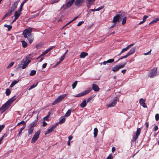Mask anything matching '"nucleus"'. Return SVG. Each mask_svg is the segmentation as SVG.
I'll list each match as a JSON object with an SVG mask.
<instances>
[{"label": "nucleus", "instance_id": "5", "mask_svg": "<svg viewBox=\"0 0 159 159\" xmlns=\"http://www.w3.org/2000/svg\"><path fill=\"white\" fill-rule=\"evenodd\" d=\"M74 2L70 0L67 2L66 3L63 4L61 7V8L64 9H66L67 8L70 7L73 4Z\"/></svg>", "mask_w": 159, "mask_h": 159}, {"label": "nucleus", "instance_id": "40", "mask_svg": "<svg viewBox=\"0 0 159 159\" xmlns=\"http://www.w3.org/2000/svg\"><path fill=\"white\" fill-rule=\"evenodd\" d=\"M77 84V81H75L72 85V88L74 89L75 88Z\"/></svg>", "mask_w": 159, "mask_h": 159}, {"label": "nucleus", "instance_id": "28", "mask_svg": "<svg viewBox=\"0 0 159 159\" xmlns=\"http://www.w3.org/2000/svg\"><path fill=\"white\" fill-rule=\"evenodd\" d=\"M72 110L71 109L68 110L66 113L65 116L66 117H68L71 114Z\"/></svg>", "mask_w": 159, "mask_h": 159}, {"label": "nucleus", "instance_id": "58", "mask_svg": "<svg viewBox=\"0 0 159 159\" xmlns=\"http://www.w3.org/2000/svg\"><path fill=\"white\" fill-rule=\"evenodd\" d=\"M127 64L126 62H124L123 64L121 65H120V66L121 67V68H123Z\"/></svg>", "mask_w": 159, "mask_h": 159}, {"label": "nucleus", "instance_id": "31", "mask_svg": "<svg viewBox=\"0 0 159 159\" xmlns=\"http://www.w3.org/2000/svg\"><path fill=\"white\" fill-rule=\"evenodd\" d=\"M21 42L22 43V47L23 48H25L27 46V43L25 41L23 40L21 41Z\"/></svg>", "mask_w": 159, "mask_h": 159}, {"label": "nucleus", "instance_id": "63", "mask_svg": "<svg viewBox=\"0 0 159 159\" xmlns=\"http://www.w3.org/2000/svg\"><path fill=\"white\" fill-rule=\"evenodd\" d=\"M107 61H104L102 62H101V63H100V65H102V64L104 65H106L107 64Z\"/></svg>", "mask_w": 159, "mask_h": 159}, {"label": "nucleus", "instance_id": "42", "mask_svg": "<svg viewBox=\"0 0 159 159\" xmlns=\"http://www.w3.org/2000/svg\"><path fill=\"white\" fill-rule=\"evenodd\" d=\"M38 84V83H37L36 84H33L32 85H31L30 88L29 89V90H30L31 89H32L34 88L35 87H36Z\"/></svg>", "mask_w": 159, "mask_h": 159}, {"label": "nucleus", "instance_id": "55", "mask_svg": "<svg viewBox=\"0 0 159 159\" xmlns=\"http://www.w3.org/2000/svg\"><path fill=\"white\" fill-rule=\"evenodd\" d=\"M115 106V105H113V104H112V103L111 102V103L109 104L108 105V107H114Z\"/></svg>", "mask_w": 159, "mask_h": 159}, {"label": "nucleus", "instance_id": "44", "mask_svg": "<svg viewBox=\"0 0 159 159\" xmlns=\"http://www.w3.org/2000/svg\"><path fill=\"white\" fill-rule=\"evenodd\" d=\"M129 49L128 48V47H127L125 48H124L122 49V51L121 52V53H123L127 51Z\"/></svg>", "mask_w": 159, "mask_h": 159}, {"label": "nucleus", "instance_id": "19", "mask_svg": "<svg viewBox=\"0 0 159 159\" xmlns=\"http://www.w3.org/2000/svg\"><path fill=\"white\" fill-rule=\"evenodd\" d=\"M126 17L125 16V13L123 15V16L121 17V19L122 18V24L123 25H124L126 23Z\"/></svg>", "mask_w": 159, "mask_h": 159}, {"label": "nucleus", "instance_id": "32", "mask_svg": "<svg viewBox=\"0 0 159 159\" xmlns=\"http://www.w3.org/2000/svg\"><path fill=\"white\" fill-rule=\"evenodd\" d=\"M49 52L48 51V49H47L46 50H45V51H44L43 53L42 54H41V55H40V56H39L38 58H39L40 57H42V56H43V55H44L45 54H46L48 52Z\"/></svg>", "mask_w": 159, "mask_h": 159}, {"label": "nucleus", "instance_id": "25", "mask_svg": "<svg viewBox=\"0 0 159 159\" xmlns=\"http://www.w3.org/2000/svg\"><path fill=\"white\" fill-rule=\"evenodd\" d=\"M95 0H87L86 3L90 6L93 4Z\"/></svg>", "mask_w": 159, "mask_h": 159}, {"label": "nucleus", "instance_id": "24", "mask_svg": "<svg viewBox=\"0 0 159 159\" xmlns=\"http://www.w3.org/2000/svg\"><path fill=\"white\" fill-rule=\"evenodd\" d=\"M19 81V80H13L11 84L10 85V87H13Z\"/></svg>", "mask_w": 159, "mask_h": 159}, {"label": "nucleus", "instance_id": "33", "mask_svg": "<svg viewBox=\"0 0 159 159\" xmlns=\"http://www.w3.org/2000/svg\"><path fill=\"white\" fill-rule=\"evenodd\" d=\"M4 26L5 27L7 28H8V30L9 31L11 30V29L12 28V26L10 25H7V24H5L4 25Z\"/></svg>", "mask_w": 159, "mask_h": 159}, {"label": "nucleus", "instance_id": "64", "mask_svg": "<svg viewBox=\"0 0 159 159\" xmlns=\"http://www.w3.org/2000/svg\"><path fill=\"white\" fill-rule=\"evenodd\" d=\"M47 125V123L45 121H43V126H45Z\"/></svg>", "mask_w": 159, "mask_h": 159}, {"label": "nucleus", "instance_id": "26", "mask_svg": "<svg viewBox=\"0 0 159 159\" xmlns=\"http://www.w3.org/2000/svg\"><path fill=\"white\" fill-rule=\"evenodd\" d=\"M25 124L24 125L23 127L20 128V130L17 135V136H20L22 133V130L25 128Z\"/></svg>", "mask_w": 159, "mask_h": 159}, {"label": "nucleus", "instance_id": "61", "mask_svg": "<svg viewBox=\"0 0 159 159\" xmlns=\"http://www.w3.org/2000/svg\"><path fill=\"white\" fill-rule=\"evenodd\" d=\"M47 63H44L42 66V68L43 69H44V68H46L47 65Z\"/></svg>", "mask_w": 159, "mask_h": 159}, {"label": "nucleus", "instance_id": "6", "mask_svg": "<svg viewBox=\"0 0 159 159\" xmlns=\"http://www.w3.org/2000/svg\"><path fill=\"white\" fill-rule=\"evenodd\" d=\"M92 89L91 88H89L77 94L75 97H80L83 96L87 94L88 93H89Z\"/></svg>", "mask_w": 159, "mask_h": 159}, {"label": "nucleus", "instance_id": "60", "mask_svg": "<svg viewBox=\"0 0 159 159\" xmlns=\"http://www.w3.org/2000/svg\"><path fill=\"white\" fill-rule=\"evenodd\" d=\"M151 51H152V49H151L148 52H146V53H145L144 54V55H147L150 54Z\"/></svg>", "mask_w": 159, "mask_h": 159}, {"label": "nucleus", "instance_id": "41", "mask_svg": "<svg viewBox=\"0 0 159 159\" xmlns=\"http://www.w3.org/2000/svg\"><path fill=\"white\" fill-rule=\"evenodd\" d=\"M36 73V71L35 70H32L30 73V76H33Z\"/></svg>", "mask_w": 159, "mask_h": 159}, {"label": "nucleus", "instance_id": "49", "mask_svg": "<svg viewBox=\"0 0 159 159\" xmlns=\"http://www.w3.org/2000/svg\"><path fill=\"white\" fill-rule=\"evenodd\" d=\"M21 124H24V125L25 124V122L24 121L22 120L20 122L18 123V124L16 125V126H18L20 125Z\"/></svg>", "mask_w": 159, "mask_h": 159}, {"label": "nucleus", "instance_id": "50", "mask_svg": "<svg viewBox=\"0 0 159 159\" xmlns=\"http://www.w3.org/2000/svg\"><path fill=\"white\" fill-rule=\"evenodd\" d=\"M103 8V7L101 6L99 7L98 8L95 9L96 11H99L100 10L102 9Z\"/></svg>", "mask_w": 159, "mask_h": 159}, {"label": "nucleus", "instance_id": "12", "mask_svg": "<svg viewBox=\"0 0 159 159\" xmlns=\"http://www.w3.org/2000/svg\"><path fill=\"white\" fill-rule=\"evenodd\" d=\"M145 101L143 98H141L140 99L139 102L141 106H142L144 108H146L147 106L146 105L145 103Z\"/></svg>", "mask_w": 159, "mask_h": 159}, {"label": "nucleus", "instance_id": "14", "mask_svg": "<svg viewBox=\"0 0 159 159\" xmlns=\"http://www.w3.org/2000/svg\"><path fill=\"white\" fill-rule=\"evenodd\" d=\"M10 104L8 103L7 101L2 106V108H4L5 109V110H7V109H8L10 106Z\"/></svg>", "mask_w": 159, "mask_h": 159}, {"label": "nucleus", "instance_id": "51", "mask_svg": "<svg viewBox=\"0 0 159 159\" xmlns=\"http://www.w3.org/2000/svg\"><path fill=\"white\" fill-rule=\"evenodd\" d=\"M148 17V16H144L143 17V21L145 22V20H146V19Z\"/></svg>", "mask_w": 159, "mask_h": 159}, {"label": "nucleus", "instance_id": "34", "mask_svg": "<svg viewBox=\"0 0 159 159\" xmlns=\"http://www.w3.org/2000/svg\"><path fill=\"white\" fill-rule=\"evenodd\" d=\"M11 92V91L10 89H7L5 92V93L7 96H8L10 95Z\"/></svg>", "mask_w": 159, "mask_h": 159}, {"label": "nucleus", "instance_id": "13", "mask_svg": "<svg viewBox=\"0 0 159 159\" xmlns=\"http://www.w3.org/2000/svg\"><path fill=\"white\" fill-rule=\"evenodd\" d=\"M122 68L120 66V65H117L116 66L113 67L112 68V71L114 72H116L118 71L119 70Z\"/></svg>", "mask_w": 159, "mask_h": 159}, {"label": "nucleus", "instance_id": "9", "mask_svg": "<svg viewBox=\"0 0 159 159\" xmlns=\"http://www.w3.org/2000/svg\"><path fill=\"white\" fill-rule=\"evenodd\" d=\"M20 1V0H17V1L15 2L12 5L11 9L10 10V11H11L12 12L14 11L17 8V6Z\"/></svg>", "mask_w": 159, "mask_h": 159}, {"label": "nucleus", "instance_id": "59", "mask_svg": "<svg viewBox=\"0 0 159 159\" xmlns=\"http://www.w3.org/2000/svg\"><path fill=\"white\" fill-rule=\"evenodd\" d=\"M84 23L83 21H81L79 22L77 25V26H80L83 23Z\"/></svg>", "mask_w": 159, "mask_h": 159}, {"label": "nucleus", "instance_id": "22", "mask_svg": "<svg viewBox=\"0 0 159 159\" xmlns=\"http://www.w3.org/2000/svg\"><path fill=\"white\" fill-rule=\"evenodd\" d=\"M11 11H10V10H9L8 11V12L6 14L3 16L2 19V20H4L7 16H11Z\"/></svg>", "mask_w": 159, "mask_h": 159}, {"label": "nucleus", "instance_id": "36", "mask_svg": "<svg viewBox=\"0 0 159 159\" xmlns=\"http://www.w3.org/2000/svg\"><path fill=\"white\" fill-rule=\"evenodd\" d=\"M159 20V18H156L154 20H152L149 24L150 25L151 24L153 23H154L156 22H157V21Z\"/></svg>", "mask_w": 159, "mask_h": 159}, {"label": "nucleus", "instance_id": "43", "mask_svg": "<svg viewBox=\"0 0 159 159\" xmlns=\"http://www.w3.org/2000/svg\"><path fill=\"white\" fill-rule=\"evenodd\" d=\"M114 59H109L108 60H107V63H111L113 62H114Z\"/></svg>", "mask_w": 159, "mask_h": 159}, {"label": "nucleus", "instance_id": "35", "mask_svg": "<svg viewBox=\"0 0 159 159\" xmlns=\"http://www.w3.org/2000/svg\"><path fill=\"white\" fill-rule=\"evenodd\" d=\"M117 97H116L114 98V99L112 102V103L113 105H115L116 104L117 101Z\"/></svg>", "mask_w": 159, "mask_h": 159}, {"label": "nucleus", "instance_id": "2", "mask_svg": "<svg viewBox=\"0 0 159 159\" xmlns=\"http://www.w3.org/2000/svg\"><path fill=\"white\" fill-rule=\"evenodd\" d=\"M158 75V74L157 72V68H154L150 71L148 76L150 78H153L154 77L157 76Z\"/></svg>", "mask_w": 159, "mask_h": 159}, {"label": "nucleus", "instance_id": "48", "mask_svg": "<svg viewBox=\"0 0 159 159\" xmlns=\"http://www.w3.org/2000/svg\"><path fill=\"white\" fill-rule=\"evenodd\" d=\"M59 0H53L52 1H51L50 3L51 4H53L54 3H57L58 2Z\"/></svg>", "mask_w": 159, "mask_h": 159}, {"label": "nucleus", "instance_id": "46", "mask_svg": "<svg viewBox=\"0 0 159 159\" xmlns=\"http://www.w3.org/2000/svg\"><path fill=\"white\" fill-rule=\"evenodd\" d=\"M65 58V57L64 56H62L59 60V63H61V62H62Z\"/></svg>", "mask_w": 159, "mask_h": 159}, {"label": "nucleus", "instance_id": "3", "mask_svg": "<svg viewBox=\"0 0 159 159\" xmlns=\"http://www.w3.org/2000/svg\"><path fill=\"white\" fill-rule=\"evenodd\" d=\"M124 14V12H119V13L115 16L113 20V22L115 23L119 20L120 19H121V17L123 16V15Z\"/></svg>", "mask_w": 159, "mask_h": 159}, {"label": "nucleus", "instance_id": "54", "mask_svg": "<svg viewBox=\"0 0 159 159\" xmlns=\"http://www.w3.org/2000/svg\"><path fill=\"white\" fill-rule=\"evenodd\" d=\"M107 159H113V156L111 154H110L107 157Z\"/></svg>", "mask_w": 159, "mask_h": 159}, {"label": "nucleus", "instance_id": "27", "mask_svg": "<svg viewBox=\"0 0 159 159\" xmlns=\"http://www.w3.org/2000/svg\"><path fill=\"white\" fill-rule=\"evenodd\" d=\"M28 134H31L34 130V128L30 127H29V128L28 129Z\"/></svg>", "mask_w": 159, "mask_h": 159}, {"label": "nucleus", "instance_id": "57", "mask_svg": "<svg viewBox=\"0 0 159 159\" xmlns=\"http://www.w3.org/2000/svg\"><path fill=\"white\" fill-rule=\"evenodd\" d=\"M158 129V127L156 125V126H154V129H153L154 131H156Z\"/></svg>", "mask_w": 159, "mask_h": 159}, {"label": "nucleus", "instance_id": "8", "mask_svg": "<svg viewBox=\"0 0 159 159\" xmlns=\"http://www.w3.org/2000/svg\"><path fill=\"white\" fill-rule=\"evenodd\" d=\"M85 0H75V5L77 7H80L83 6Z\"/></svg>", "mask_w": 159, "mask_h": 159}, {"label": "nucleus", "instance_id": "52", "mask_svg": "<svg viewBox=\"0 0 159 159\" xmlns=\"http://www.w3.org/2000/svg\"><path fill=\"white\" fill-rule=\"evenodd\" d=\"M0 108H1V110H0V112H1V114L3 113L6 110L5 109H4V108H2V107Z\"/></svg>", "mask_w": 159, "mask_h": 159}, {"label": "nucleus", "instance_id": "37", "mask_svg": "<svg viewBox=\"0 0 159 159\" xmlns=\"http://www.w3.org/2000/svg\"><path fill=\"white\" fill-rule=\"evenodd\" d=\"M50 115V113L49 112H48V115H47L46 116L44 117L43 118V119L44 120H45L46 121H48L49 120L48 117Z\"/></svg>", "mask_w": 159, "mask_h": 159}, {"label": "nucleus", "instance_id": "23", "mask_svg": "<svg viewBox=\"0 0 159 159\" xmlns=\"http://www.w3.org/2000/svg\"><path fill=\"white\" fill-rule=\"evenodd\" d=\"M28 0H24L23 2L20 5V7L19 9V11H21L22 10L24 4L27 2Z\"/></svg>", "mask_w": 159, "mask_h": 159}, {"label": "nucleus", "instance_id": "21", "mask_svg": "<svg viewBox=\"0 0 159 159\" xmlns=\"http://www.w3.org/2000/svg\"><path fill=\"white\" fill-rule=\"evenodd\" d=\"M37 123V120H35L30 124L29 127L34 129V127L36 125Z\"/></svg>", "mask_w": 159, "mask_h": 159}, {"label": "nucleus", "instance_id": "7", "mask_svg": "<svg viewBox=\"0 0 159 159\" xmlns=\"http://www.w3.org/2000/svg\"><path fill=\"white\" fill-rule=\"evenodd\" d=\"M40 130L37 131L34 135L31 140V142L32 143H34L36 140H37L39 137V135L40 134Z\"/></svg>", "mask_w": 159, "mask_h": 159}, {"label": "nucleus", "instance_id": "16", "mask_svg": "<svg viewBox=\"0 0 159 159\" xmlns=\"http://www.w3.org/2000/svg\"><path fill=\"white\" fill-rule=\"evenodd\" d=\"M136 47H134L130 49V51L127 53L129 56L133 54L134 53L135 51Z\"/></svg>", "mask_w": 159, "mask_h": 159}, {"label": "nucleus", "instance_id": "47", "mask_svg": "<svg viewBox=\"0 0 159 159\" xmlns=\"http://www.w3.org/2000/svg\"><path fill=\"white\" fill-rule=\"evenodd\" d=\"M155 119L156 121H158L159 119V114H157L155 116Z\"/></svg>", "mask_w": 159, "mask_h": 159}, {"label": "nucleus", "instance_id": "29", "mask_svg": "<svg viewBox=\"0 0 159 159\" xmlns=\"http://www.w3.org/2000/svg\"><path fill=\"white\" fill-rule=\"evenodd\" d=\"M15 96H14L7 101V102L9 103L10 104H11V103L15 100V99L14 98V97Z\"/></svg>", "mask_w": 159, "mask_h": 159}, {"label": "nucleus", "instance_id": "1", "mask_svg": "<svg viewBox=\"0 0 159 159\" xmlns=\"http://www.w3.org/2000/svg\"><path fill=\"white\" fill-rule=\"evenodd\" d=\"M32 29L30 28L25 29L23 32L22 34L25 38H27L30 43H32L34 39V36L32 34Z\"/></svg>", "mask_w": 159, "mask_h": 159}, {"label": "nucleus", "instance_id": "53", "mask_svg": "<svg viewBox=\"0 0 159 159\" xmlns=\"http://www.w3.org/2000/svg\"><path fill=\"white\" fill-rule=\"evenodd\" d=\"M57 123H56L55 125H52L51 128L52 129V130H53V129L57 127Z\"/></svg>", "mask_w": 159, "mask_h": 159}, {"label": "nucleus", "instance_id": "10", "mask_svg": "<svg viewBox=\"0 0 159 159\" xmlns=\"http://www.w3.org/2000/svg\"><path fill=\"white\" fill-rule=\"evenodd\" d=\"M141 131V129L140 128H137L136 133H134L133 136V138L134 139L135 141L138 139L140 133Z\"/></svg>", "mask_w": 159, "mask_h": 159}, {"label": "nucleus", "instance_id": "62", "mask_svg": "<svg viewBox=\"0 0 159 159\" xmlns=\"http://www.w3.org/2000/svg\"><path fill=\"white\" fill-rule=\"evenodd\" d=\"M92 98L91 97H90V98H89L87 100L86 102H89L91 100H92Z\"/></svg>", "mask_w": 159, "mask_h": 159}, {"label": "nucleus", "instance_id": "30", "mask_svg": "<svg viewBox=\"0 0 159 159\" xmlns=\"http://www.w3.org/2000/svg\"><path fill=\"white\" fill-rule=\"evenodd\" d=\"M98 130L97 128H95L94 129L93 134L94 137H96L97 135Z\"/></svg>", "mask_w": 159, "mask_h": 159}, {"label": "nucleus", "instance_id": "4", "mask_svg": "<svg viewBox=\"0 0 159 159\" xmlns=\"http://www.w3.org/2000/svg\"><path fill=\"white\" fill-rule=\"evenodd\" d=\"M66 96V94H63L59 96L52 103L53 105H55L60 102Z\"/></svg>", "mask_w": 159, "mask_h": 159}, {"label": "nucleus", "instance_id": "38", "mask_svg": "<svg viewBox=\"0 0 159 159\" xmlns=\"http://www.w3.org/2000/svg\"><path fill=\"white\" fill-rule=\"evenodd\" d=\"M65 121H66V119L65 118H62L60 120V121H59V124H61L62 123H63Z\"/></svg>", "mask_w": 159, "mask_h": 159}, {"label": "nucleus", "instance_id": "20", "mask_svg": "<svg viewBox=\"0 0 159 159\" xmlns=\"http://www.w3.org/2000/svg\"><path fill=\"white\" fill-rule=\"evenodd\" d=\"M87 102L86 99H84L80 104V106L81 108H84L86 106Z\"/></svg>", "mask_w": 159, "mask_h": 159}, {"label": "nucleus", "instance_id": "15", "mask_svg": "<svg viewBox=\"0 0 159 159\" xmlns=\"http://www.w3.org/2000/svg\"><path fill=\"white\" fill-rule=\"evenodd\" d=\"M21 11H19V9L17 11H16L14 13V16L15 17L18 19L19 17L21 14Z\"/></svg>", "mask_w": 159, "mask_h": 159}, {"label": "nucleus", "instance_id": "45", "mask_svg": "<svg viewBox=\"0 0 159 159\" xmlns=\"http://www.w3.org/2000/svg\"><path fill=\"white\" fill-rule=\"evenodd\" d=\"M78 17H79L78 16L75 17L73 20H71L70 21L69 23H68L66 25H68L70 23L72 22L73 21H74L75 20L77 19Z\"/></svg>", "mask_w": 159, "mask_h": 159}, {"label": "nucleus", "instance_id": "56", "mask_svg": "<svg viewBox=\"0 0 159 159\" xmlns=\"http://www.w3.org/2000/svg\"><path fill=\"white\" fill-rule=\"evenodd\" d=\"M14 64V62H11L8 65V67H10L13 66Z\"/></svg>", "mask_w": 159, "mask_h": 159}, {"label": "nucleus", "instance_id": "18", "mask_svg": "<svg viewBox=\"0 0 159 159\" xmlns=\"http://www.w3.org/2000/svg\"><path fill=\"white\" fill-rule=\"evenodd\" d=\"M88 55V54L87 52H82L81 53L80 55V57L81 58H84L85 57L87 56Z\"/></svg>", "mask_w": 159, "mask_h": 159}, {"label": "nucleus", "instance_id": "39", "mask_svg": "<svg viewBox=\"0 0 159 159\" xmlns=\"http://www.w3.org/2000/svg\"><path fill=\"white\" fill-rule=\"evenodd\" d=\"M53 130L52 129L50 128L49 129H48L47 131L45 133V135H47L51 133Z\"/></svg>", "mask_w": 159, "mask_h": 159}, {"label": "nucleus", "instance_id": "17", "mask_svg": "<svg viewBox=\"0 0 159 159\" xmlns=\"http://www.w3.org/2000/svg\"><path fill=\"white\" fill-rule=\"evenodd\" d=\"M92 89L95 91H98L99 88L98 86L96 84H93L92 85Z\"/></svg>", "mask_w": 159, "mask_h": 159}, {"label": "nucleus", "instance_id": "11", "mask_svg": "<svg viewBox=\"0 0 159 159\" xmlns=\"http://www.w3.org/2000/svg\"><path fill=\"white\" fill-rule=\"evenodd\" d=\"M30 61H31L30 60H28L27 61H22L21 62V64L22 65V68L23 69H25Z\"/></svg>", "mask_w": 159, "mask_h": 159}]
</instances>
